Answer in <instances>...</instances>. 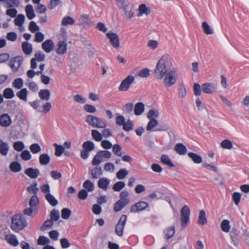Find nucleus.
<instances>
[{
    "mask_svg": "<svg viewBox=\"0 0 249 249\" xmlns=\"http://www.w3.org/2000/svg\"><path fill=\"white\" fill-rule=\"evenodd\" d=\"M173 59L168 54L163 55L158 61L154 70V75L158 80L163 78V84L165 88L173 86L177 82L178 77L176 68H172Z\"/></svg>",
    "mask_w": 249,
    "mask_h": 249,
    "instance_id": "f257e3e1",
    "label": "nucleus"
},
{
    "mask_svg": "<svg viewBox=\"0 0 249 249\" xmlns=\"http://www.w3.org/2000/svg\"><path fill=\"white\" fill-rule=\"evenodd\" d=\"M129 192L127 190H123L119 195L120 199L114 204V211L118 212L121 211L126 205L130 202V199L128 198Z\"/></svg>",
    "mask_w": 249,
    "mask_h": 249,
    "instance_id": "f03ea898",
    "label": "nucleus"
},
{
    "mask_svg": "<svg viewBox=\"0 0 249 249\" xmlns=\"http://www.w3.org/2000/svg\"><path fill=\"white\" fill-rule=\"evenodd\" d=\"M26 226V220L21 215H15L13 216L11 228L15 231H18L22 230Z\"/></svg>",
    "mask_w": 249,
    "mask_h": 249,
    "instance_id": "7ed1b4c3",
    "label": "nucleus"
},
{
    "mask_svg": "<svg viewBox=\"0 0 249 249\" xmlns=\"http://www.w3.org/2000/svg\"><path fill=\"white\" fill-rule=\"evenodd\" d=\"M120 7L123 9L127 19L132 18L134 15V8L127 0H117Z\"/></svg>",
    "mask_w": 249,
    "mask_h": 249,
    "instance_id": "20e7f679",
    "label": "nucleus"
},
{
    "mask_svg": "<svg viewBox=\"0 0 249 249\" xmlns=\"http://www.w3.org/2000/svg\"><path fill=\"white\" fill-rule=\"evenodd\" d=\"M190 213L189 208L186 205L184 206L181 210V222L183 228H184L187 225L189 220Z\"/></svg>",
    "mask_w": 249,
    "mask_h": 249,
    "instance_id": "39448f33",
    "label": "nucleus"
},
{
    "mask_svg": "<svg viewBox=\"0 0 249 249\" xmlns=\"http://www.w3.org/2000/svg\"><path fill=\"white\" fill-rule=\"evenodd\" d=\"M127 219L126 215H122L115 227V233L119 236L123 234V231Z\"/></svg>",
    "mask_w": 249,
    "mask_h": 249,
    "instance_id": "423d86ee",
    "label": "nucleus"
},
{
    "mask_svg": "<svg viewBox=\"0 0 249 249\" xmlns=\"http://www.w3.org/2000/svg\"><path fill=\"white\" fill-rule=\"evenodd\" d=\"M134 77L132 75H128L124 79L121 83L119 87V90L121 91L127 90L131 84L134 81Z\"/></svg>",
    "mask_w": 249,
    "mask_h": 249,
    "instance_id": "0eeeda50",
    "label": "nucleus"
},
{
    "mask_svg": "<svg viewBox=\"0 0 249 249\" xmlns=\"http://www.w3.org/2000/svg\"><path fill=\"white\" fill-rule=\"evenodd\" d=\"M148 206V203L145 201H139L131 206L130 211L132 213H139L145 210Z\"/></svg>",
    "mask_w": 249,
    "mask_h": 249,
    "instance_id": "6e6552de",
    "label": "nucleus"
},
{
    "mask_svg": "<svg viewBox=\"0 0 249 249\" xmlns=\"http://www.w3.org/2000/svg\"><path fill=\"white\" fill-rule=\"evenodd\" d=\"M23 58L21 56H18L12 59L9 63V65L12 71L14 72L17 71L22 62Z\"/></svg>",
    "mask_w": 249,
    "mask_h": 249,
    "instance_id": "1a4fd4ad",
    "label": "nucleus"
},
{
    "mask_svg": "<svg viewBox=\"0 0 249 249\" xmlns=\"http://www.w3.org/2000/svg\"><path fill=\"white\" fill-rule=\"evenodd\" d=\"M45 55L40 51H38L35 53L34 57L31 60V68L34 70L37 67L36 62H41L44 60Z\"/></svg>",
    "mask_w": 249,
    "mask_h": 249,
    "instance_id": "9d476101",
    "label": "nucleus"
},
{
    "mask_svg": "<svg viewBox=\"0 0 249 249\" xmlns=\"http://www.w3.org/2000/svg\"><path fill=\"white\" fill-rule=\"evenodd\" d=\"M217 89V85L214 83H206L202 84V91L207 94H212L215 92Z\"/></svg>",
    "mask_w": 249,
    "mask_h": 249,
    "instance_id": "9b49d317",
    "label": "nucleus"
},
{
    "mask_svg": "<svg viewBox=\"0 0 249 249\" xmlns=\"http://www.w3.org/2000/svg\"><path fill=\"white\" fill-rule=\"evenodd\" d=\"M107 38H109L110 42L113 47L116 48L119 47V38L118 35L116 33H108L107 34Z\"/></svg>",
    "mask_w": 249,
    "mask_h": 249,
    "instance_id": "f8f14e48",
    "label": "nucleus"
},
{
    "mask_svg": "<svg viewBox=\"0 0 249 249\" xmlns=\"http://www.w3.org/2000/svg\"><path fill=\"white\" fill-rule=\"evenodd\" d=\"M12 123L10 116L7 114H3L0 116V125L3 127H8Z\"/></svg>",
    "mask_w": 249,
    "mask_h": 249,
    "instance_id": "ddd939ff",
    "label": "nucleus"
},
{
    "mask_svg": "<svg viewBox=\"0 0 249 249\" xmlns=\"http://www.w3.org/2000/svg\"><path fill=\"white\" fill-rule=\"evenodd\" d=\"M42 49L46 53H50L54 47V44L51 39H47L42 44Z\"/></svg>",
    "mask_w": 249,
    "mask_h": 249,
    "instance_id": "4468645a",
    "label": "nucleus"
},
{
    "mask_svg": "<svg viewBox=\"0 0 249 249\" xmlns=\"http://www.w3.org/2000/svg\"><path fill=\"white\" fill-rule=\"evenodd\" d=\"M25 174L31 178H36L39 176L40 172L37 168L30 167L27 168L24 172Z\"/></svg>",
    "mask_w": 249,
    "mask_h": 249,
    "instance_id": "2eb2a0df",
    "label": "nucleus"
},
{
    "mask_svg": "<svg viewBox=\"0 0 249 249\" xmlns=\"http://www.w3.org/2000/svg\"><path fill=\"white\" fill-rule=\"evenodd\" d=\"M67 50V43L64 41H59L57 44L56 52L59 54L65 53Z\"/></svg>",
    "mask_w": 249,
    "mask_h": 249,
    "instance_id": "dca6fc26",
    "label": "nucleus"
},
{
    "mask_svg": "<svg viewBox=\"0 0 249 249\" xmlns=\"http://www.w3.org/2000/svg\"><path fill=\"white\" fill-rule=\"evenodd\" d=\"M0 2L7 8H17L20 4L19 0H0Z\"/></svg>",
    "mask_w": 249,
    "mask_h": 249,
    "instance_id": "f3484780",
    "label": "nucleus"
},
{
    "mask_svg": "<svg viewBox=\"0 0 249 249\" xmlns=\"http://www.w3.org/2000/svg\"><path fill=\"white\" fill-rule=\"evenodd\" d=\"M110 183V180L106 178H102L99 179L98 181V187L104 190L107 191L108 189V185Z\"/></svg>",
    "mask_w": 249,
    "mask_h": 249,
    "instance_id": "a211bd4d",
    "label": "nucleus"
},
{
    "mask_svg": "<svg viewBox=\"0 0 249 249\" xmlns=\"http://www.w3.org/2000/svg\"><path fill=\"white\" fill-rule=\"evenodd\" d=\"M103 174L102 167L97 166L91 170V175L93 179H97L100 178Z\"/></svg>",
    "mask_w": 249,
    "mask_h": 249,
    "instance_id": "6ab92c4d",
    "label": "nucleus"
},
{
    "mask_svg": "<svg viewBox=\"0 0 249 249\" xmlns=\"http://www.w3.org/2000/svg\"><path fill=\"white\" fill-rule=\"evenodd\" d=\"M22 49L24 53L27 55H30L33 52L32 45L26 41L23 42L21 45Z\"/></svg>",
    "mask_w": 249,
    "mask_h": 249,
    "instance_id": "aec40b11",
    "label": "nucleus"
},
{
    "mask_svg": "<svg viewBox=\"0 0 249 249\" xmlns=\"http://www.w3.org/2000/svg\"><path fill=\"white\" fill-rule=\"evenodd\" d=\"M174 150L180 155H185L187 151L186 147L181 143H177L175 146Z\"/></svg>",
    "mask_w": 249,
    "mask_h": 249,
    "instance_id": "412c9836",
    "label": "nucleus"
},
{
    "mask_svg": "<svg viewBox=\"0 0 249 249\" xmlns=\"http://www.w3.org/2000/svg\"><path fill=\"white\" fill-rule=\"evenodd\" d=\"M175 232V228L174 226L166 228L163 231L164 238L166 240H168L172 238Z\"/></svg>",
    "mask_w": 249,
    "mask_h": 249,
    "instance_id": "4be33fe9",
    "label": "nucleus"
},
{
    "mask_svg": "<svg viewBox=\"0 0 249 249\" xmlns=\"http://www.w3.org/2000/svg\"><path fill=\"white\" fill-rule=\"evenodd\" d=\"M51 93L48 89H41L38 92V96L43 101H48L49 100Z\"/></svg>",
    "mask_w": 249,
    "mask_h": 249,
    "instance_id": "5701e85b",
    "label": "nucleus"
},
{
    "mask_svg": "<svg viewBox=\"0 0 249 249\" xmlns=\"http://www.w3.org/2000/svg\"><path fill=\"white\" fill-rule=\"evenodd\" d=\"M144 110V105L142 102L137 103L134 107V114L137 116L141 115Z\"/></svg>",
    "mask_w": 249,
    "mask_h": 249,
    "instance_id": "b1692460",
    "label": "nucleus"
},
{
    "mask_svg": "<svg viewBox=\"0 0 249 249\" xmlns=\"http://www.w3.org/2000/svg\"><path fill=\"white\" fill-rule=\"evenodd\" d=\"M5 239L10 245L16 247L18 244L16 236L14 234H8L5 236Z\"/></svg>",
    "mask_w": 249,
    "mask_h": 249,
    "instance_id": "393cba45",
    "label": "nucleus"
},
{
    "mask_svg": "<svg viewBox=\"0 0 249 249\" xmlns=\"http://www.w3.org/2000/svg\"><path fill=\"white\" fill-rule=\"evenodd\" d=\"M16 95L20 100L24 101H27L28 91L26 88L21 89L19 91L17 92Z\"/></svg>",
    "mask_w": 249,
    "mask_h": 249,
    "instance_id": "a878e982",
    "label": "nucleus"
},
{
    "mask_svg": "<svg viewBox=\"0 0 249 249\" xmlns=\"http://www.w3.org/2000/svg\"><path fill=\"white\" fill-rule=\"evenodd\" d=\"M25 12L27 17L29 19H32L35 17V14L34 11L33 7L31 4H28L25 7Z\"/></svg>",
    "mask_w": 249,
    "mask_h": 249,
    "instance_id": "bb28decb",
    "label": "nucleus"
},
{
    "mask_svg": "<svg viewBox=\"0 0 249 249\" xmlns=\"http://www.w3.org/2000/svg\"><path fill=\"white\" fill-rule=\"evenodd\" d=\"M9 147L8 143L1 140L0 142V153L2 156H6L8 154Z\"/></svg>",
    "mask_w": 249,
    "mask_h": 249,
    "instance_id": "cd10ccee",
    "label": "nucleus"
},
{
    "mask_svg": "<svg viewBox=\"0 0 249 249\" xmlns=\"http://www.w3.org/2000/svg\"><path fill=\"white\" fill-rule=\"evenodd\" d=\"M160 162L170 167H173L175 166L167 155L163 154L161 156Z\"/></svg>",
    "mask_w": 249,
    "mask_h": 249,
    "instance_id": "c85d7f7f",
    "label": "nucleus"
},
{
    "mask_svg": "<svg viewBox=\"0 0 249 249\" xmlns=\"http://www.w3.org/2000/svg\"><path fill=\"white\" fill-rule=\"evenodd\" d=\"M139 13L138 14V16L140 17L142 15L145 14L148 15L150 13V9L149 7H147L145 4H142L139 7Z\"/></svg>",
    "mask_w": 249,
    "mask_h": 249,
    "instance_id": "c756f323",
    "label": "nucleus"
},
{
    "mask_svg": "<svg viewBox=\"0 0 249 249\" xmlns=\"http://www.w3.org/2000/svg\"><path fill=\"white\" fill-rule=\"evenodd\" d=\"M50 157L47 154H42L39 156V163L42 165H47L50 161Z\"/></svg>",
    "mask_w": 249,
    "mask_h": 249,
    "instance_id": "7c9ffc66",
    "label": "nucleus"
},
{
    "mask_svg": "<svg viewBox=\"0 0 249 249\" xmlns=\"http://www.w3.org/2000/svg\"><path fill=\"white\" fill-rule=\"evenodd\" d=\"M37 213V208H34L30 206L29 208H26L23 211L25 215L34 217Z\"/></svg>",
    "mask_w": 249,
    "mask_h": 249,
    "instance_id": "2f4dec72",
    "label": "nucleus"
},
{
    "mask_svg": "<svg viewBox=\"0 0 249 249\" xmlns=\"http://www.w3.org/2000/svg\"><path fill=\"white\" fill-rule=\"evenodd\" d=\"M9 168L11 171L15 173L19 172L21 170L20 164L17 161L11 162Z\"/></svg>",
    "mask_w": 249,
    "mask_h": 249,
    "instance_id": "473e14b6",
    "label": "nucleus"
},
{
    "mask_svg": "<svg viewBox=\"0 0 249 249\" xmlns=\"http://www.w3.org/2000/svg\"><path fill=\"white\" fill-rule=\"evenodd\" d=\"M188 155L195 163H200L202 161L201 156L196 153L189 152L188 153Z\"/></svg>",
    "mask_w": 249,
    "mask_h": 249,
    "instance_id": "72a5a7b5",
    "label": "nucleus"
},
{
    "mask_svg": "<svg viewBox=\"0 0 249 249\" xmlns=\"http://www.w3.org/2000/svg\"><path fill=\"white\" fill-rule=\"evenodd\" d=\"M207 222L206 213L204 210H201L199 213L198 223L203 225L206 224Z\"/></svg>",
    "mask_w": 249,
    "mask_h": 249,
    "instance_id": "f704fd0d",
    "label": "nucleus"
},
{
    "mask_svg": "<svg viewBox=\"0 0 249 249\" xmlns=\"http://www.w3.org/2000/svg\"><path fill=\"white\" fill-rule=\"evenodd\" d=\"M96 117L92 115H89L86 117V122L92 127L96 128Z\"/></svg>",
    "mask_w": 249,
    "mask_h": 249,
    "instance_id": "c9c22d12",
    "label": "nucleus"
},
{
    "mask_svg": "<svg viewBox=\"0 0 249 249\" xmlns=\"http://www.w3.org/2000/svg\"><path fill=\"white\" fill-rule=\"evenodd\" d=\"M45 199L53 206H55L58 204L57 200L51 193L46 195Z\"/></svg>",
    "mask_w": 249,
    "mask_h": 249,
    "instance_id": "e433bc0d",
    "label": "nucleus"
},
{
    "mask_svg": "<svg viewBox=\"0 0 249 249\" xmlns=\"http://www.w3.org/2000/svg\"><path fill=\"white\" fill-rule=\"evenodd\" d=\"M128 174V171L125 168L121 169L116 174V177L118 179H123Z\"/></svg>",
    "mask_w": 249,
    "mask_h": 249,
    "instance_id": "4c0bfd02",
    "label": "nucleus"
},
{
    "mask_svg": "<svg viewBox=\"0 0 249 249\" xmlns=\"http://www.w3.org/2000/svg\"><path fill=\"white\" fill-rule=\"evenodd\" d=\"M91 136L93 139L96 142H100L102 140V134L97 130L93 129L91 130Z\"/></svg>",
    "mask_w": 249,
    "mask_h": 249,
    "instance_id": "58836bf2",
    "label": "nucleus"
},
{
    "mask_svg": "<svg viewBox=\"0 0 249 249\" xmlns=\"http://www.w3.org/2000/svg\"><path fill=\"white\" fill-rule=\"evenodd\" d=\"M159 112L157 109H150L147 115V117L149 120L156 119L159 116Z\"/></svg>",
    "mask_w": 249,
    "mask_h": 249,
    "instance_id": "ea45409f",
    "label": "nucleus"
},
{
    "mask_svg": "<svg viewBox=\"0 0 249 249\" xmlns=\"http://www.w3.org/2000/svg\"><path fill=\"white\" fill-rule=\"evenodd\" d=\"M96 128H105L107 126V121L103 119L96 117Z\"/></svg>",
    "mask_w": 249,
    "mask_h": 249,
    "instance_id": "a19ab883",
    "label": "nucleus"
},
{
    "mask_svg": "<svg viewBox=\"0 0 249 249\" xmlns=\"http://www.w3.org/2000/svg\"><path fill=\"white\" fill-rule=\"evenodd\" d=\"M23 86V80L21 78L15 79L12 82V86L17 89H20Z\"/></svg>",
    "mask_w": 249,
    "mask_h": 249,
    "instance_id": "79ce46f5",
    "label": "nucleus"
},
{
    "mask_svg": "<svg viewBox=\"0 0 249 249\" xmlns=\"http://www.w3.org/2000/svg\"><path fill=\"white\" fill-rule=\"evenodd\" d=\"M38 198L36 195L33 196L29 200V206L34 208H37L38 205Z\"/></svg>",
    "mask_w": 249,
    "mask_h": 249,
    "instance_id": "37998d69",
    "label": "nucleus"
},
{
    "mask_svg": "<svg viewBox=\"0 0 249 249\" xmlns=\"http://www.w3.org/2000/svg\"><path fill=\"white\" fill-rule=\"evenodd\" d=\"M3 96L6 99H12L14 96L13 90L11 88L5 89L3 92Z\"/></svg>",
    "mask_w": 249,
    "mask_h": 249,
    "instance_id": "c03bdc74",
    "label": "nucleus"
},
{
    "mask_svg": "<svg viewBox=\"0 0 249 249\" xmlns=\"http://www.w3.org/2000/svg\"><path fill=\"white\" fill-rule=\"evenodd\" d=\"M202 27L204 32L206 35H212L213 34V30L211 28L207 22L203 21L202 23Z\"/></svg>",
    "mask_w": 249,
    "mask_h": 249,
    "instance_id": "a18cd8bd",
    "label": "nucleus"
},
{
    "mask_svg": "<svg viewBox=\"0 0 249 249\" xmlns=\"http://www.w3.org/2000/svg\"><path fill=\"white\" fill-rule=\"evenodd\" d=\"M125 186V184L124 182L119 181L113 185L112 189L115 192H119L124 188Z\"/></svg>",
    "mask_w": 249,
    "mask_h": 249,
    "instance_id": "49530a36",
    "label": "nucleus"
},
{
    "mask_svg": "<svg viewBox=\"0 0 249 249\" xmlns=\"http://www.w3.org/2000/svg\"><path fill=\"white\" fill-rule=\"evenodd\" d=\"M83 187L89 192H92L94 190V184L89 180H86L83 183Z\"/></svg>",
    "mask_w": 249,
    "mask_h": 249,
    "instance_id": "de8ad7c7",
    "label": "nucleus"
},
{
    "mask_svg": "<svg viewBox=\"0 0 249 249\" xmlns=\"http://www.w3.org/2000/svg\"><path fill=\"white\" fill-rule=\"evenodd\" d=\"M102 160L103 159H108L111 157V153L109 151L101 150L97 152Z\"/></svg>",
    "mask_w": 249,
    "mask_h": 249,
    "instance_id": "09e8293b",
    "label": "nucleus"
},
{
    "mask_svg": "<svg viewBox=\"0 0 249 249\" xmlns=\"http://www.w3.org/2000/svg\"><path fill=\"white\" fill-rule=\"evenodd\" d=\"M83 148L86 150L91 151L94 149V144L93 142L90 141H87L84 142L82 145Z\"/></svg>",
    "mask_w": 249,
    "mask_h": 249,
    "instance_id": "8fccbe9b",
    "label": "nucleus"
},
{
    "mask_svg": "<svg viewBox=\"0 0 249 249\" xmlns=\"http://www.w3.org/2000/svg\"><path fill=\"white\" fill-rule=\"evenodd\" d=\"M221 228L222 231L228 232L230 229V222L228 220H224L221 223Z\"/></svg>",
    "mask_w": 249,
    "mask_h": 249,
    "instance_id": "3c124183",
    "label": "nucleus"
},
{
    "mask_svg": "<svg viewBox=\"0 0 249 249\" xmlns=\"http://www.w3.org/2000/svg\"><path fill=\"white\" fill-rule=\"evenodd\" d=\"M25 20V16L22 14H19L17 16L14 20L15 24L16 26L23 25Z\"/></svg>",
    "mask_w": 249,
    "mask_h": 249,
    "instance_id": "603ef678",
    "label": "nucleus"
},
{
    "mask_svg": "<svg viewBox=\"0 0 249 249\" xmlns=\"http://www.w3.org/2000/svg\"><path fill=\"white\" fill-rule=\"evenodd\" d=\"M55 148V155L57 157H60L64 153L65 148L62 145H58L56 143L53 144Z\"/></svg>",
    "mask_w": 249,
    "mask_h": 249,
    "instance_id": "864d4df0",
    "label": "nucleus"
},
{
    "mask_svg": "<svg viewBox=\"0 0 249 249\" xmlns=\"http://www.w3.org/2000/svg\"><path fill=\"white\" fill-rule=\"evenodd\" d=\"M50 217L53 221H57L60 217L59 212L55 209L53 210L50 213Z\"/></svg>",
    "mask_w": 249,
    "mask_h": 249,
    "instance_id": "5fc2aeb1",
    "label": "nucleus"
},
{
    "mask_svg": "<svg viewBox=\"0 0 249 249\" xmlns=\"http://www.w3.org/2000/svg\"><path fill=\"white\" fill-rule=\"evenodd\" d=\"M158 124V122L156 119L150 120L147 126L146 130L147 131H151Z\"/></svg>",
    "mask_w": 249,
    "mask_h": 249,
    "instance_id": "6e6d98bb",
    "label": "nucleus"
},
{
    "mask_svg": "<svg viewBox=\"0 0 249 249\" xmlns=\"http://www.w3.org/2000/svg\"><path fill=\"white\" fill-rule=\"evenodd\" d=\"M27 190L30 193H33L34 195H36L38 188L37 187L36 182H34L30 186L27 188Z\"/></svg>",
    "mask_w": 249,
    "mask_h": 249,
    "instance_id": "4d7b16f0",
    "label": "nucleus"
},
{
    "mask_svg": "<svg viewBox=\"0 0 249 249\" xmlns=\"http://www.w3.org/2000/svg\"><path fill=\"white\" fill-rule=\"evenodd\" d=\"M74 23V20L71 17H64L61 22V24L63 26L68 25H72Z\"/></svg>",
    "mask_w": 249,
    "mask_h": 249,
    "instance_id": "13d9d810",
    "label": "nucleus"
},
{
    "mask_svg": "<svg viewBox=\"0 0 249 249\" xmlns=\"http://www.w3.org/2000/svg\"><path fill=\"white\" fill-rule=\"evenodd\" d=\"M30 149L31 152L34 154L40 152L41 150V147L38 143H34L30 145Z\"/></svg>",
    "mask_w": 249,
    "mask_h": 249,
    "instance_id": "bf43d9fd",
    "label": "nucleus"
},
{
    "mask_svg": "<svg viewBox=\"0 0 249 249\" xmlns=\"http://www.w3.org/2000/svg\"><path fill=\"white\" fill-rule=\"evenodd\" d=\"M13 147L17 151H21L24 149L25 146L23 142L18 141L14 143Z\"/></svg>",
    "mask_w": 249,
    "mask_h": 249,
    "instance_id": "052dcab7",
    "label": "nucleus"
},
{
    "mask_svg": "<svg viewBox=\"0 0 249 249\" xmlns=\"http://www.w3.org/2000/svg\"><path fill=\"white\" fill-rule=\"evenodd\" d=\"M71 213V211L68 208H64L61 211V217L64 219H68L70 218Z\"/></svg>",
    "mask_w": 249,
    "mask_h": 249,
    "instance_id": "680f3d73",
    "label": "nucleus"
},
{
    "mask_svg": "<svg viewBox=\"0 0 249 249\" xmlns=\"http://www.w3.org/2000/svg\"><path fill=\"white\" fill-rule=\"evenodd\" d=\"M138 75L141 77L147 78L150 75V70L148 69H143L138 72Z\"/></svg>",
    "mask_w": 249,
    "mask_h": 249,
    "instance_id": "e2e57ef3",
    "label": "nucleus"
},
{
    "mask_svg": "<svg viewBox=\"0 0 249 249\" xmlns=\"http://www.w3.org/2000/svg\"><path fill=\"white\" fill-rule=\"evenodd\" d=\"M20 157L23 160L27 161L31 159L32 156L28 150H25L22 151Z\"/></svg>",
    "mask_w": 249,
    "mask_h": 249,
    "instance_id": "0e129e2a",
    "label": "nucleus"
},
{
    "mask_svg": "<svg viewBox=\"0 0 249 249\" xmlns=\"http://www.w3.org/2000/svg\"><path fill=\"white\" fill-rule=\"evenodd\" d=\"M121 150V146L118 144H115L112 146L113 152L118 156L121 157L122 156Z\"/></svg>",
    "mask_w": 249,
    "mask_h": 249,
    "instance_id": "69168bd1",
    "label": "nucleus"
},
{
    "mask_svg": "<svg viewBox=\"0 0 249 249\" xmlns=\"http://www.w3.org/2000/svg\"><path fill=\"white\" fill-rule=\"evenodd\" d=\"M52 108V105L51 103L47 102L45 103L42 107H41L40 112L43 113H47Z\"/></svg>",
    "mask_w": 249,
    "mask_h": 249,
    "instance_id": "338daca9",
    "label": "nucleus"
},
{
    "mask_svg": "<svg viewBox=\"0 0 249 249\" xmlns=\"http://www.w3.org/2000/svg\"><path fill=\"white\" fill-rule=\"evenodd\" d=\"M133 125L132 122L130 120H128L126 122H125L123 124V129L126 131H129L133 129Z\"/></svg>",
    "mask_w": 249,
    "mask_h": 249,
    "instance_id": "774afa93",
    "label": "nucleus"
}]
</instances>
